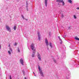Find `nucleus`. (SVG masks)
Segmentation results:
<instances>
[{
	"mask_svg": "<svg viewBox=\"0 0 79 79\" xmlns=\"http://www.w3.org/2000/svg\"><path fill=\"white\" fill-rule=\"evenodd\" d=\"M31 48L32 49V50L34 51L33 52V53H35V48L34 47V44H32L31 45Z\"/></svg>",
	"mask_w": 79,
	"mask_h": 79,
	"instance_id": "obj_1",
	"label": "nucleus"
},
{
	"mask_svg": "<svg viewBox=\"0 0 79 79\" xmlns=\"http://www.w3.org/2000/svg\"><path fill=\"white\" fill-rule=\"evenodd\" d=\"M38 68L39 69V71H40V74L42 76L44 77V74H43V73H42V70L40 69V66H39Z\"/></svg>",
	"mask_w": 79,
	"mask_h": 79,
	"instance_id": "obj_2",
	"label": "nucleus"
},
{
	"mask_svg": "<svg viewBox=\"0 0 79 79\" xmlns=\"http://www.w3.org/2000/svg\"><path fill=\"white\" fill-rule=\"evenodd\" d=\"M6 29L7 30V31H9L10 32H11V30H10V27H9L8 25H6Z\"/></svg>",
	"mask_w": 79,
	"mask_h": 79,
	"instance_id": "obj_3",
	"label": "nucleus"
},
{
	"mask_svg": "<svg viewBox=\"0 0 79 79\" xmlns=\"http://www.w3.org/2000/svg\"><path fill=\"white\" fill-rule=\"evenodd\" d=\"M20 61L21 64H22L23 65V64H24V61H23V59H21Z\"/></svg>",
	"mask_w": 79,
	"mask_h": 79,
	"instance_id": "obj_4",
	"label": "nucleus"
},
{
	"mask_svg": "<svg viewBox=\"0 0 79 79\" xmlns=\"http://www.w3.org/2000/svg\"><path fill=\"white\" fill-rule=\"evenodd\" d=\"M38 57L39 60H41V58H40V55L39 53H38Z\"/></svg>",
	"mask_w": 79,
	"mask_h": 79,
	"instance_id": "obj_5",
	"label": "nucleus"
},
{
	"mask_svg": "<svg viewBox=\"0 0 79 79\" xmlns=\"http://www.w3.org/2000/svg\"><path fill=\"white\" fill-rule=\"evenodd\" d=\"M45 43L46 45L47 46H48L49 45V44H48V40H45Z\"/></svg>",
	"mask_w": 79,
	"mask_h": 79,
	"instance_id": "obj_6",
	"label": "nucleus"
},
{
	"mask_svg": "<svg viewBox=\"0 0 79 79\" xmlns=\"http://www.w3.org/2000/svg\"><path fill=\"white\" fill-rule=\"evenodd\" d=\"M47 2H48V0H45V4L46 6H47Z\"/></svg>",
	"mask_w": 79,
	"mask_h": 79,
	"instance_id": "obj_7",
	"label": "nucleus"
},
{
	"mask_svg": "<svg viewBox=\"0 0 79 79\" xmlns=\"http://www.w3.org/2000/svg\"><path fill=\"white\" fill-rule=\"evenodd\" d=\"M63 0H57L56 2H58L59 3H61L63 2Z\"/></svg>",
	"mask_w": 79,
	"mask_h": 79,
	"instance_id": "obj_8",
	"label": "nucleus"
},
{
	"mask_svg": "<svg viewBox=\"0 0 79 79\" xmlns=\"http://www.w3.org/2000/svg\"><path fill=\"white\" fill-rule=\"evenodd\" d=\"M38 35L39 39V40H40V33H39V32H38Z\"/></svg>",
	"mask_w": 79,
	"mask_h": 79,
	"instance_id": "obj_9",
	"label": "nucleus"
},
{
	"mask_svg": "<svg viewBox=\"0 0 79 79\" xmlns=\"http://www.w3.org/2000/svg\"><path fill=\"white\" fill-rule=\"evenodd\" d=\"M14 29L15 30V31H16V27L15 26H14Z\"/></svg>",
	"mask_w": 79,
	"mask_h": 79,
	"instance_id": "obj_10",
	"label": "nucleus"
},
{
	"mask_svg": "<svg viewBox=\"0 0 79 79\" xmlns=\"http://www.w3.org/2000/svg\"><path fill=\"white\" fill-rule=\"evenodd\" d=\"M68 2L70 3H72V1H71V0H68Z\"/></svg>",
	"mask_w": 79,
	"mask_h": 79,
	"instance_id": "obj_11",
	"label": "nucleus"
},
{
	"mask_svg": "<svg viewBox=\"0 0 79 79\" xmlns=\"http://www.w3.org/2000/svg\"><path fill=\"white\" fill-rule=\"evenodd\" d=\"M49 45L51 47V48H52V43H51V42H50L49 43Z\"/></svg>",
	"mask_w": 79,
	"mask_h": 79,
	"instance_id": "obj_12",
	"label": "nucleus"
},
{
	"mask_svg": "<svg viewBox=\"0 0 79 79\" xmlns=\"http://www.w3.org/2000/svg\"><path fill=\"white\" fill-rule=\"evenodd\" d=\"M62 2L63 6H64V1H63Z\"/></svg>",
	"mask_w": 79,
	"mask_h": 79,
	"instance_id": "obj_13",
	"label": "nucleus"
},
{
	"mask_svg": "<svg viewBox=\"0 0 79 79\" xmlns=\"http://www.w3.org/2000/svg\"><path fill=\"white\" fill-rule=\"evenodd\" d=\"M22 18H23V19H26V20L27 19H26L25 18H24V16H23V15H22Z\"/></svg>",
	"mask_w": 79,
	"mask_h": 79,
	"instance_id": "obj_14",
	"label": "nucleus"
},
{
	"mask_svg": "<svg viewBox=\"0 0 79 79\" xmlns=\"http://www.w3.org/2000/svg\"><path fill=\"white\" fill-rule=\"evenodd\" d=\"M73 17H74V19H77V17H76V16L75 15H74L73 16Z\"/></svg>",
	"mask_w": 79,
	"mask_h": 79,
	"instance_id": "obj_15",
	"label": "nucleus"
},
{
	"mask_svg": "<svg viewBox=\"0 0 79 79\" xmlns=\"http://www.w3.org/2000/svg\"><path fill=\"white\" fill-rule=\"evenodd\" d=\"M10 50L11 51V52H12V49L11 48H9Z\"/></svg>",
	"mask_w": 79,
	"mask_h": 79,
	"instance_id": "obj_16",
	"label": "nucleus"
},
{
	"mask_svg": "<svg viewBox=\"0 0 79 79\" xmlns=\"http://www.w3.org/2000/svg\"><path fill=\"white\" fill-rule=\"evenodd\" d=\"M8 53H9L10 55H11V52H10V51H8Z\"/></svg>",
	"mask_w": 79,
	"mask_h": 79,
	"instance_id": "obj_17",
	"label": "nucleus"
},
{
	"mask_svg": "<svg viewBox=\"0 0 79 79\" xmlns=\"http://www.w3.org/2000/svg\"><path fill=\"white\" fill-rule=\"evenodd\" d=\"M32 57H33L34 58V54H32Z\"/></svg>",
	"mask_w": 79,
	"mask_h": 79,
	"instance_id": "obj_18",
	"label": "nucleus"
},
{
	"mask_svg": "<svg viewBox=\"0 0 79 79\" xmlns=\"http://www.w3.org/2000/svg\"><path fill=\"white\" fill-rule=\"evenodd\" d=\"M18 51L19 52H20V50H19V48H18Z\"/></svg>",
	"mask_w": 79,
	"mask_h": 79,
	"instance_id": "obj_19",
	"label": "nucleus"
},
{
	"mask_svg": "<svg viewBox=\"0 0 79 79\" xmlns=\"http://www.w3.org/2000/svg\"><path fill=\"white\" fill-rule=\"evenodd\" d=\"M17 44H17V43H15V45H17Z\"/></svg>",
	"mask_w": 79,
	"mask_h": 79,
	"instance_id": "obj_20",
	"label": "nucleus"
},
{
	"mask_svg": "<svg viewBox=\"0 0 79 79\" xmlns=\"http://www.w3.org/2000/svg\"><path fill=\"white\" fill-rule=\"evenodd\" d=\"M10 79H11V76H10Z\"/></svg>",
	"mask_w": 79,
	"mask_h": 79,
	"instance_id": "obj_21",
	"label": "nucleus"
},
{
	"mask_svg": "<svg viewBox=\"0 0 79 79\" xmlns=\"http://www.w3.org/2000/svg\"><path fill=\"white\" fill-rule=\"evenodd\" d=\"M77 10H79V7H77Z\"/></svg>",
	"mask_w": 79,
	"mask_h": 79,
	"instance_id": "obj_22",
	"label": "nucleus"
},
{
	"mask_svg": "<svg viewBox=\"0 0 79 79\" xmlns=\"http://www.w3.org/2000/svg\"><path fill=\"white\" fill-rule=\"evenodd\" d=\"M1 48H2V47L1 46V45H0V49H1Z\"/></svg>",
	"mask_w": 79,
	"mask_h": 79,
	"instance_id": "obj_23",
	"label": "nucleus"
},
{
	"mask_svg": "<svg viewBox=\"0 0 79 79\" xmlns=\"http://www.w3.org/2000/svg\"><path fill=\"white\" fill-rule=\"evenodd\" d=\"M53 61H54V62H56V60H53Z\"/></svg>",
	"mask_w": 79,
	"mask_h": 79,
	"instance_id": "obj_24",
	"label": "nucleus"
},
{
	"mask_svg": "<svg viewBox=\"0 0 79 79\" xmlns=\"http://www.w3.org/2000/svg\"><path fill=\"white\" fill-rule=\"evenodd\" d=\"M62 17L63 18V15H62Z\"/></svg>",
	"mask_w": 79,
	"mask_h": 79,
	"instance_id": "obj_25",
	"label": "nucleus"
},
{
	"mask_svg": "<svg viewBox=\"0 0 79 79\" xmlns=\"http://www.w3.org/2000/svg\"><path fill=\"white\" fill-rule=\"evenodd\" d=\"M62 43V42L61 41V42H60V44H61Z\"/></svg>",
	"mask_w": 79,
	"mask_h": 79,
	"instance_id": "obj_26",
	"label": "nucleus"
},
{
	"mask_svg": "<svg viewBox=\"0 0 79 79\" xmlns=\"http://www.w3.org/2000/svg\"><path fill=\"white\" fill-rule=\"evenodd\" d=\"M9 47H10V44L9 45Z\"/></svg>",
	"mask_w": 79,
	"mask_h": 79,
	"instance_id": "obj_27",
	"label": "nucleus"
},
{
	"mask_svg": "<svg viewBox=\"0 0 79 79\" xmlns=\"http://www.w3.org/2000/svg\"><path fill=\"white\" fill-rule=\"evenodd\" d=\"M24 79H27L26 78V77H25Z\"/></svg>",
	"mask_w": 79,
	"mask_h": 79,
	"instance_id": "obj_28",
	"label": "nucleus"
},
{
	"mask_svg": "<svg viewBox=\"0 0 79 79\" xmlns=\"http://www.w3.org/2000/svg\"><path fill=\"white\" fill-rule=\"evenodd\" d=\"M59 38L60 39V36H59Z\"/></svg>",
	"mask_w": 79,
	"mask_h": 79,
	"instance_id": "obj_29",
	"label": "nucleus"
},
{
	"mask_svg": "<svg viewBox=\"0 0 79 79\" xmlns=\"http://www.w3.org/2000/svg\"><path fill=\"white\" fill-rule=\"evenodd\" d=\"M33 74H35V73H34V72H33Z\"/></svg>",
	"mask_w": 79,
	"mask_h": 79,
	"instance_id": "obj_30",
	"label": "nucleus"
},
{
	"mask_svg": "<svg viewBox=\"0 0 79 79\" xmlns=\"http://www.w3.org/2000/svg\"><path fill=\"white\" fill-rule=\"evenodd\" d=\"M24 72H23V73H24Z\"/></svg>",
	"mask_w": 79,
	"mask_h": 79,
	"instance_id": "obj_31",
	"label": "nucleus"
},
{
	"mask_svg": "<svg viewBox=\"0 0 79 79\" xmlns=\"http://www.w3.org/2000/svg\"><path fill=\"white\" fill-rule=\"evenodd\" d=\"M58 5H59V4H58Z\"/></svg>",
	"mask_w": 79,
	"mask_h": 79,
	"instance_id": "obj_32",
	"label": "nucleus"
}]
</instances>
